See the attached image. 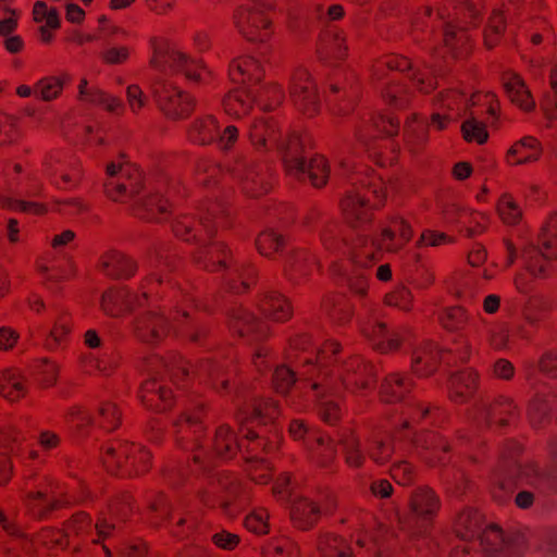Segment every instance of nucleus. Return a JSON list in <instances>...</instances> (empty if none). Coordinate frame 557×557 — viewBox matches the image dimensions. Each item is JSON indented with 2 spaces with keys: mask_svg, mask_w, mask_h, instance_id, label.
Returning <instances> with one entry per match:
<instances>
[{
  "mask_svg": "<svg viewBox=\"0 0 557 557\" xmlns=\"http://www.w3.org/2000/svg\"><path fill=\"white\" fill-rule=\"evenodd\" d=\"M342 345L337 341H325L317 350V363L306 359L300 375L308 380L310 389L318 397L329 395L342 397L346 391L359 393L371 388L376 381L375 367L362 356L348 357L337 369V355Z\"/></svg>",
  "mask_w": 557,
  "mask_h": 557,
  "instance_id": "nucleus-1",
  "label": "nucleus"
},
{
  "mask_svg": "<svg viewBox=\"0 0 557 557\" xmlns=\"http://www.w3.org/2000/svg\"><path fill=\"white\" fill-rule=\"evenodd\" d=\"M153 298L162 301L157 309H149L139 312L131 322V331L134 338L147 346L157 347L162 344L172 332V324L166 314H172L173 321L178 322L180 301L185 302L187 294L180 287H175L170 282H163V288H158V294Z\"/></svg>",
  "mask_w": 557,
  "mask_h": 557,
  "instance_id": "nucleus-2",
  "label": "nucleus"
},
{
  "mask_svg": "<svg viewBox=\"0 0 557 557\" xmlns=\"http://www.w3.org/2000/svg\"><path fill=\"white\" fill-rule=\"evenodd\" d=\"M205 416L206 408L201 404L191 411H183L173 422L177 444L194 451L193 463L189 467L196 473L209 472L213 467L212 458L201 449L202 441L206 437Z\"/></svg>",
  "mask_w": 557,
  "mask_h": 557,
  "instance_id": "nucleus-3",
  "label": "nucleus"
},
{
  "mask_svg": "<svg viewBox=\"0 0 557 557\" xmlns=\"http://www.w3.org/2000/svg\"><path fill=\"white\" fill-rule=\"evenodd\" d=\"M386 191L380 181L347 190L341 199L339 207L344 221L354 228L370 224L374 211L385 203Z\"/></svg>",
  "mask_w": 557,
  "mask_h": 557,
  "instance_id": "nucleus-4",
  "label": "nucleus"
},
{
  "mask_svg": "<svg viewBox=\"0 0 557 557\" xmlns=\"http://www.w3.org/2000/svg\"><path fill=\"white\" fill-rule=\"evenodd\" d=\"M152 54L149 65L163 73H182L186 79L195 83L202 82L208 74L201 61L189 58L186 53L171 47L168 38L152 36L149 39Z\"/></svg>",
  "mask_w": 557,
  "mask_h": 557,
  "instance_id": "nucleus-5",
  "label": "nucleus"
},
{
  "mask_svg": "<svg viewBox=\"0 0 557 557\" xmlns=\"http://www.w3.org/2000/svg\"><path fill=\"white\" fill-rule=\"evenodd\" d=\"M158 288H163V280L156 273L143 278L139 287L140 294H136L127 287L109 288L102 294L101 309L109 317H122L149 304L154 292L158 294Z\"/></svg>",
  "mask_w": 557,
  "mask_h": 557,
  "instance_id": "nucleus-6",
  "label": "nucleus"
},
{
  "mask_svg": "<svg viewBox=\"0 0 557 557\" xmlns=\"http://www.w3.org/2000/svg\"><path fill=\"white\" fill-rule=\"evenodd\" d=\"M408 506L412 516L404 521L403 530L412 539L429 535L442 507L437 493L428 485L418 486L411 492Z\"/></svg>",
  "mask_w": 557,
  "mask_h": 557,
  "instance_id": "nucleus-7",
  "label": "nucleus"
},
{
  "mask_svg": "<svg viewBox=\"0 0 557 557\" xmlns=\"http://www.w3.org/2000/svg\"><path fill=\"white\" fill-rule=\"evenodd\" d=\"M272 9V2L242 4L234 10V26L248 41H268L274 33L273 23L269 16Z\"/></svg>",
  "mask_w": 557,
  "mask_h": 557,
  "instance_id": "nucleus-8",
  "label": "nucleus"
},
{
  "mask_svg": "<svg viewBox=\"0 0 557 557\" xmlns=\"http://www.w3.org/2000/svg\"><path fill=\"white\" fill-rule=\"evenodd\" d=\"M206 218L196 219L191 214H180L172 222L173 234L190 244H205L210 242L218 227L225 226L224 210L219 205L213 203L208 208Z\"/></svg>",
  "mask_w": 557,
  "mask_h": 557,
  "instance_id": "nucleus-9",
  "label": "nucleus"
},
{
  "mask_svg": "<svg viewBox=\"0 0 557 557\" xmlns=\"http://www.w3.org/2000/svg\"><path fill=\"white\" fill-rule=\"evenodd\" d=\"M151 91L157 108L170 121L186 120L196 109V99L170 82H154Z\"/></svg>",
  "mask_w": 557,
  "mask_h": 557,
  "instance_id": "nucleus-10",
  "label": "nucleus"
},
{
  "mask_svg": "<svg viewBox=\"0 0 557 557\" xmlns=\"http://www.w3.org/2000/svg\"><path fill=\"white\" fill-rule=\"evenodd\" d=\"M106 173L104 194L113 201H125L138 195L144 187V175L134 164L111 162Z\"/></svg>",
  "mask_w": 557,
  "mask_h": 557,
  "instance_id": "nucleus-11",
  "label": "nucleus"
},
{
  "mask_svg": "<svg viewBox=\"0 0 557 557\" xmlns=\"http://www.w3.org/2000/svg\"><path fill=\"white\" fill-rule=\"evenodd\" d=\"M518 414L519 410L513 399L506 395L482 399L470 410V418L481 430L506 426Z\"/></svg>",
  "mask_w": 557,
  "mask_h": 557,
  "instance_id": "nucleus-12",
  "label": "nucleus"
},
{
  "mask_svg": "<svg viewBox=\"0 0 557 557\" xmlns=\"http://www.w3.org/2000/svg\"><path fill=\"white\" fill-rule=\"evenodd\" d=\"M135 500L128 492H122L111 497L107 511H101L97 518L95 529L96 539L91 542L97 544L109 539L119 524L128 521L135 512Z\"/></svg>",
  "mask_w": 557,
  "mask_h": 557,
  "instance_id": "nucleus-13",
  "label": "nucleus"
},
{
  "mask_svg": "<svg viewBox=\"0 0 557 557\" xmlns=\"http://www.w3.org/2000/svg\"><path fill=\"white\" fill-rule=\"evenodd\" d=\"M388 72H409L408 78L423 94H429L436 88V79L426 72L413 70L412 61L406 55L389 53L375 60L372 65L373 77L382 79Z\"/></svg>",
  "mask_w": 557,
  "mask_h": 557,
  "instance_id": "nucleus-14",
  "label": "nucleus"
},
{
  "mask_svg": "<svg viewBox=\"0 0 557 557\" xmlns=\"http://www.w3.org/2000/svg\"><path fill=\"white\" fill-rule=\"evenodd\" d=\"M225 323L232 335L261 342L270 336L269 325L261 321L249 308L232 304L225 311Z\"/></svg>",
  "mask_w": 557,
  "mask_h": 557,
  "instance_id": "nucleus-15",
  "label": "nucleus"
},
{
  "mask_svg": "<svg viewBox=\"0 0 557 557\" xmlns=\"http://www.w3.org/2000/svg\"><path fill=\"white\" fill-rule=\"evenodd\" d=\"M289 96L301 114L308 117L319 114L321 99L317 83L308 70L298 67L294 71L289 84Z\"/></svg>",
  "mask_w": 557,
  "mask_h": 557,
  "instance_id": "nucleus-16",
  "label": "nucleus"
},
{
  "mask_svg": "<svg viewBox=\"0 0 557 557\" xmlns=\"http://www.w3.org/2000/svg\"><path fill=\"white\" fill-rule=\"evenodd\" d=\"M280 150L284 171L287 176H302L304 163L313 149L311 137L307 134L290 133L276 146Z\"/></svg>",
  "mask_w": 557,
  "mask_h": 557,
  "instance_id": "nucleus-17",
  "label": "nucleus"
},
{
  "mask_svg": "<svg viewBox=\"0 0 557 557\" xmlns=\"http://www.w3.org/2000/svg\"><path fill=\"white\" fill-rule=\"evenodd\" d=\"M361 333L371 343L372 348L380 354L396 352L411 337V330L408 326L388 331L387 324L380 321L364 324Z\"/></svg>",
  "mask_w": 557,
  "mask_h": 557,
  "instance_id": "nucleus-18",
  "label": "nucleus"
},
{
  "mask_svg": "<svg viewBox=\"0 0 557 557\" xmlns=\"http://www.w3.org/2000/svg\"><path fill=\"white\" fill-rule=\"evenodd\" d=\"M233 174L239 181L243 191L251 198L267 195L272 188L264 166L256 161L246 158L236 160Z\"/></svg>",
  "mask_w": 557,
  "mask_h": 557,
  "instance_id": "nucleus-19",
  "label": "nucleus"
},
{
  "mask_svg": "<svg viewBox=\"0 0 557 557\" xmlns=\"http://www.w3.org/2000/svg\"><path fill=\"white\" fill-rule=\"evenodd\" d=\"M187 298L185 302L180 301V314L178 319H184V323L178 327V335L186 342L202 346L205 345L210 337V329L207 324L200 323L194 318H191L188 308L194 307L196 309H200L207 312H211L212 309L207 305H200L196 297L188 292Z\"/></svg>",
  "mask_w": 557,
  "mask_h": 557,
  "instance_id": "nucleus-20",
  "label": "nucleus"
},
{
  "mask_svg": "<svg viewBox=\"0 0 557 557\" xmlns=\"http://www.w3.org/2000/svg\"><path fill=\"white\" fill-rule=\"evenodd\" d=\"M412 445L425 451L423 459L431 466L444 465L449 460L451 446L440 433L434 431H421L412 438Z\"/></svg>",
  "mask_w": 557,
  "mask_h": 557,
  "instance_id": "nucleus-21",
  "label": "nucleus"
},
{
  "mask_svg": "<svg viewBox=\"0 0 557 557\" xmlns=\"http://www.w3.org/2000/svg\"><path fill=\"white\" fill-rule=\"evenodd\" d=\"M309 461L319 469L334 472L337 467V449L335 442L326 434H311L308 445Z\"/></svg>",
  "mask_w": 557,
  "mask_h": 557,
  "instance_id": "nucleus-22",
  "label": "nucleus"
},
{
  "mask_svg": "<svg viewBox=\"0 0 557 557\" xmlns=\"http://www.w3.org/2000/svg\"><path fill=\"white\" fill-rule=\"evenodd\" d=\"M224 271V285L234 294H245L258 282V269L249 261L239 262L232 257Z\"/></svg>",
  "mask_w": 557,
  "mask_h": 557,
  "instance_id": "nucleus-23",
  "label": "nucleus"
},
{
  "mask_svg": "<svg viewBox=\"0 0 557 557\" xmlns=\"http://www.w3.org/2000/svg\"><path fill=\"white\" fill-rule=\"evenodd\" d=\"M319 268L315 256L306 248L293 249L284 263V276L293 284H302Z\"/></svg>",
  "mask_w": 557,
  "mask_h": 557,
  "instance_id": "nucleus-24",
  "label": "nucleus"
},
{
  "mask_svg": "<svg viewBox=\"0 0 557 557\" xmlns=\"http://www.w3.org/2000/svg\"><path fill=\"white\" fill-rule=\"evenodd\" d=\"M216 482L221 491L225 493V497H222L224 512H228L231 508L242 510L250 504V490L233 473H216Z\"/></svg>",
  "mask_w": 557,
  "mask_h": 557,
  "instance_id": "nucleus-25",
  "label": "nucleus"
},
{
  "mask_svg": "<svg viewBox=\"0 0 557 557\" xmlns=\"http://www.w3.org/2000/svg\"><path fill=\"white\" fill-rule=\"evenodd\" d=\"M193 262L207 272L215 273L225 270L232 261V251L222 242L201 245L191 256Z\"/></svg>",
  "mask_w": 557,
  "mask_h": 557,
  "instance_id": "nucleus-26",
  "label": "nucleus"
},
{
  "mask_svg": "<svg viewBox=\"0 0 557 557\" xmlns=\"http://www.w3.org/2000/svg\"><path fill=\"white\" fill-rule=\"evenodd\" d=\"M29 515L38 520L47 519L53 511L64 508L67 503L54 496L51 485L29 491L23 497Z\"/></svg>",
  "mask_w": 557,
  "mask_h": 557,
  "instance_id": "nucleus-27",
  "label": "nucleus"
},
{
  "mask_svg": "<svg viewBox=\"0 0 557 557\" xmlns=\"http://www.w3.org/2000/svg\"><path fill=\"white\" fill-rule=\"evenodd\" d=\"M139 398L147 409L162 412L173 407L175 396L164 382L149 379L140 385Z\"/></svg>",
  "mask_w": 557,
  "mask_h": 557,
  "instance_id": "nucleus-28",
  "label": "nucleus"
},
{
  "mask_svg": "<svg viewBox=\"0 0 557 557\" xmlns=\"http://www.w3.org/2000/svg\"><path fill=\"white\" fill-rule=\"evenodd\" d=\"M133 451H136L134 442L110 441L101 449V462L108 473L124 478V469Z\"/></svg>",
  "mask_w": 557,
  "mask_h": 557,
  "instance_id": "nucleus-29",
  "label": "nucleus"
},
{
  "mask_svg": "<svg viewBox=\"0 0 557 557\" xmlns=\"http://www.w3.org/2000/svg\"><path fill=\"white\" fill-rule=\"evenodd\" d=\"M413 237L410 223L401 216L395 215L387 219L379 238L387 252H397L403 249Z\"/></svg>",
  "mask_w": 557,
  "mask_h": 557,
  "instance_id": "nucleus-30",
  "label": "nucleus"
},
{
  "mask_svg": "<svg viewBox=\"0 0 557 557\" xmlns=\"http://www.w3.org/2000/svg\"><path fill=\"white\" fill-rule=\"evenodd\" d=\"M257 307L260 313L275 322H286L294 313L289 299L277 290H264L258 295Z\"/></svg>",
  "mask_w": 557,
  "mask_h": 557,
  "instance_id": "nucleus-31",
  "label": "nucleus"
},
{
  "mask_svg": "<svg viewBox=\"0 0 557 557\" xmlns=\"http://www.w3.org/2000/svg\"><path fill=\"white\" fill-rule=\"evenodd\" d=\"M359 96L357 83H333L326 91V103L330 110L337 115H346L352 112Z\"/></svg>",
  "mask_w": 557,
  "mask_h": 557,
  "instance_id": "nucleus-32",
  "label": "nucleus"
},
{
  "mask_svg": "<svg viewBox=\"0 0 557 557\" xmlns=\"http://www.w3.org/2000/svg\"><path fill=\"white\" fill-rule=\"evenodd\" d=\"M500 82L512 104L524 112H531L535 109V101L523 78L518 73L505 71L500 75Z\"/></svg>",
  "mask_w": 557,
  "mask_h": 557,
  "instance_id": "nucleus-33",
  "label": "nucleus"
},
{
  "mask_svg": "<svg viewBox=\"0 0 557 557\" xmlns=\"http://www.w3.org/2000/svg\"><path fill=\"white\" fill-rule=\"evenodd\" d=\"M480 387V373L474 368L458 371L449 379V398L456 404L470 400Z\"/></svg>",
  "mask_w": 557,
  "mask_h": 557,
  "instance_id": "nucleus-34",
  "label": "nucleus"
},
{
  "mask_svg": "<svg viewBox=\"0 0 557 557\" xmlns=\"http://www.w3.org/2000/svg\"><path fill=\"white\" fill-rule=\"evenodd\" d=\"M281 127L273 117L256 119L249 128V139L255 149L265 151L278 145Z\"/></svg>",
  "mask_w": 557,
  "mask_h": 557,
  "instance_id": "nucleus-35",
  "label": "nucleus"
},
{
  "mask_svg": "<svg viewBox=\"0 0 557 557\" xmlns=\"http://www.w3.org/2000/svg\"><path fill=\"white\" fill-rule=\"evenodd\" d=\"M443 362L440 347L433 342H424L416 347L411 355V371L420 377L435 373Z\"/></svg>",
  "mask_w": 557,
  "mask_h": 557,
  "instance_id": "nucleus-36",
  "label": "nucleus"
},
{
  "mask_svg": "<svg viewBox=\"0 0 557 557\" xmlns=\"http://www.w3.org/2000/svg\"><path fill=\"white\" fill-rule=\"evenodd\" d=\"M317 53L321 60L329 63L344 60L347 55L344 32L334 27L323 30L319 36Z\"/></svg>",
  "mask_w": 557,
  "mask_h": 557,
  "instance_id": "nucleus-37",
  "label": "nucleus"
},
{
  "mask_svg": "<svg viewBox=\"0 0 557 557\" xmlns=\"http://www.w3.org/2000/svg\"><path fill=\"white\" fill-rule=\"evenodd\" d=\"M77 99L81 102L103 107L106 111L113 114H123L124 103L121 98L110 95L97 86H89L86 78L78 84Z\"/></svg>",
  "mask_w": 557,
  "mask_h": 557,
  "instance_id": "nucleus-38",
  "label": "nucleus"
},
{
  "mask_svg": "<svg viewBox=\"0 0 557 557\" xmlns=\"http://www.w3.org/2000/svg\"><path fill=\"white\" fill-rule=\"evenodd\" d=\"M228 75L234 83L256 85L263 79L264 70L258 59L240 55L230 62Z\"/></svg>",
  "mask_w": 557,
  "mask_h": 557,
  "instance_id": "nucleus-39",
  "label": "nucleus"
},
{
  "mask_svg": "<svg viewBox=\"0 0 557 557\" xmlns=\"http://www.w3.org/2000/svg\"><path fill=\"white\" fill-rule=\"evenodd\" d=\"M100 267L107 276L114 280H128L138 270L135 259L117 250H111L102 255Z\"/></svg>",
  "mask_w": 557,
  "mask_h": 557,
  "instance_id": "nucleus-40",
  "label": "nucleus"
},
{
  "mask_svg": "<svg viewBox=\"0 0 557 557\" xmlns=\"http://www.w3.org/2000/svg\"><path fill=\"white\" fill-rule=\"evenodd\" d=\"M385 251L380 238L367 235H358L351 244V260L360 268H370L382 258Z\"/></svg>",
  "mask_w": 557,
  "mask_h": 557,
  "instance_id": "nucleus-41",
  "label": "nucleus"
},
{
  "mask_svg": "<svg viewBox=\"0 0 557 557\" xmlns=\"http://www.w3.org/2000/svg\"><path fill=\"white\" fill-rule=\"evenodd\" d=\"M413 388L414 382L408 374L393 372L383 379L379 394L382 401L396 404L404 400Z\"/></svg>",
  "mask_w": 557,
  "mask_h": 557,
  "instance_id": "nucleus-42",
  "label": "nucleus"
},
{
  "mask_svg": "<svg viewBox=\"0 0 557 557\" xmlns=\"http://www.w3.org/2000/svg\"><path fill=\"white\" fill-rule=\"evenodd\" d=\"M321 310L337 325L348 324L355 313L354 305L341 293L325 294L321 299Z\"/></svg>",
  "mask_w": 557,
  "mask_h": 557,
  "instance_id": "nucleus-43",
  "label": "nucleus"
},
{
  "mask_svg": "<svg viewBox=\"0 0 557 557\" xmlns=\"http://www.w3.org/2000/svg\"><path fill=\"white\" fill-rule=\"evenodd\" d=\"M443 42L455 59L467 58L473 48L469 29L458 23L447 22L445 24Z\"/></svg>",
  "mask_w": 557,
  "mask_h": 557,
  "instance_id": "nucleus-44",
  "label": "nucleus"
},
{
  "mask_svg": "<svg viewBox=\"0 0 557 557\" xmlns=\"http://www.w3.org/2000/svg\"><path fill=\"white\" fill-rule=\"evenodd\" d=\"M171 203L160 194L150 193L133 207L134 215L147 222H161L171 213Z\"/></svg>",
  "mask_w": 557,
  "mask_h": 557,
  "instance_id": "nucleus-45",
  "label": "nucleus"
},
{
  "mask_svg": "<svg viewBox=\"0 0 557 557\" xmlns=\"http://www.w3.org/2000/svg\"><path fill=\"white\" fill-rule=\"evenodd\" d=\"M543 153L541 141L533 136H524L516 141L506 153L510 165H520L537 161Z\"/></svg>",
  "mask_w": 557,
  "mask_h": 557,
  "instance_id": "nucleus-46",
  "label": "nucleus"
},
{
  "mask_svg": "<svg viewBox=\"0 0 557 557\" xmlns=\"http://www.w3.org/2000/svg\"><path fill=\"white\" fill-rule=\"evenodd\" d=\"M289 516L296 529L308 531L319 522L321 508L313 500L301 497L293 503Z\"/></svg>",
  "mask_w": 557,
  "mask_h": 557,
  "instance_id": "nucleus-47",
  "label": "nucleus"
},
{
  "mask_svg": "<svg viewBox=\"0 0 557 557\" xmlns=\"http://www.w3.org/2000/svg\"><path fill=\"white\" fill-rule=\"evenodd\" d=\"M440 350L443 363L449 367H458L470 362L473 346L466 333H459L451 338L448 347H440Z\"/></svg>",
  "mask_w": 557,
  "mask_h": 557,
  "instance_id": "nucleus-48",
  "label": "nucleus"
},
{
  "mask_svg": "<svg viewBox=\"0 0 557 557\" xmlns=\"http://www.w3.org/2000/svg\"><path fill=\"white\" fill-rule=\"evenodd\" d=\"M74 327L72 314L63 307H55V318L46 338L45 345L55 350L70 341Z\"/></svg>",
  "mask_w": 557,
  "mask_h": 557,
  "instance_id": "nucleus-49",
  "label": "nucleus"
},
{
  "mask_svg": "<svg viewBox=\"0 0 557 557\" xmlns=\"http://www.w3.org/2000/svg\"><path fill=\"white\" fill-rule=\"evenodd\" d=\"M218 137L219 123L211 114L195 119L187 128V139L195 145H211Z\"/></svg>",
  "mask_w": 557,
  "mask_h": 557,
  "instance_id": "nucleus-50",
  "label": "nucleus"
},
{
  "mask_svg": "<svg viewBox=\"0 0 557 557\" xmlns=\"http://www.w3.org/2000/svg\"><path fill=\"white\" fill-rule=\"evenodd\" d=\"M484 9L483 0H455L454 18L449 22L468 29L476 28L483 20Z\"/></svg>",
  "mask_w": 557,
  "mask_h": 557,
  "instance_id": "nucleus-51",
  "label": "nucleus"
},
{
  "mask_svg": "<svg viewBox=\"0 0 557 557\" xmlns=\"http://www.w3.org/2000/svg\"><path fill=\"white\" fill-rule=\"evenodd\" d=\"M352 550V557H387V537L381 531L359 534Z\"/></svg>",
  "mask_w": 557,
  "mask_h": 557,
  "instance_id": "nucleus-52",
  "label": "nucleus"
},
{
  "mask_svg": "<svg viewBox=\"0 0 557 557\" xmlns=\"http://www.w3.org/2000/svg\"><path fill=\"white\" fill-rule=\"evenodd\" d=\"M404 139L407 148L412 153L421 152L429 143L426 120L416 113L408 117L404 127Z\"/></svg>",
  "mask_w": 557,
  "mask_h": 557,
  "instance_id": "nucleus-53",
  "label": "nucleus"
},
{
  "mask_svg": "<svg viewBox=\"0 0 557 557\" xmlns=\"http://www.w3.org/2000/svg\"><path fill=\"white\" fill-rule=\"evenodd\" d=\"M240 444H243L240 454L245 462L264 460L263 455L276 448V442L251 430L247 431Z\"/></svg>",
  "mask_w": 557,
  "mask_h": 557,
  "instance_id": "nucleus-54",
  "label": "nucleus"
},
{
  "mask_svg": "<svg viewBox=\"0 0 557 557\" xmlns=\"http://www.w3.org/2000/svg\"><path fill=\"white\" fill-rule=\"evenodd\" d=\"M256 102L255 95L245 87L230 90L223 98L224 111L234 117H243L250 113Z\"/></svg>",
  "mask_w": 557,
  "mask_h": 557,
  "instance_id": "nucleus-55",
  "label": "nucleus"
},
{
  "mask_svg": "<svg viewBox=\"0 0 557 557\" xmlns=\"http://www.w3.org/2000/svg\"><path fill=\"white\" fill-rule=\"evenodd\" d=\"M484 524V517L476 509L465 508L456 517L454 531L465 541H472L480 534Z\"/></svg>",
  "mask_w": 557,
  "mask_h": 557,
  "instance_id": "nucleus-56",
  "label": "nucleus"
},
{
  "mask_svg": "<svg viewBox=\"0 0 557 557\" xmlns=\"http://www.w3.org/2000/svg\"><path fill=\"white\" fill-rule=\"evenodd\" d=\"M317 549L321 557H352L354 550L347 540L333 532H320Z\"/></svg>",
  "mask_w": 557,
  "mask_h": 557,
  "instance_id": "nucleus-57",
  "label": "nucleus"
},
{
  "mask_svg": "<svg viewBox=\"0 0 557 557\" xmlns=\"http://www.w3.org/2000/svg\"><path fill=\"white\" fill-rule=\"evenodd\" d=\"M150 508L159 512L160 521L171 523V533L178 537L183 539L188 534L189 529L191 528V521L187 519L183 513L173 512L170 510L169 504L165 502L163 497H160L157 502L150 505Z\"/></svg>",
  "mask_w": 557,
  "mask_h": 557,
  "instance_id": "nucleus-58",
  "label": "nucleus"
},
{
  "mask_svg": "<svg viewBox=\"0 0 557 557\" xmlns=\"http://www.w3.org/2000/svg\"><path fill=\"white\" fill-rule=\"evenodd\" d=\"M437 321L446 332L463 333L470 325L472 317L465 307L456 305L442 308L438 311Z\"/></svg>",
  "mask_w": 557,
  "mask_h": 557,
  "instance_id": "nucleus-59",
  "label": "nucleus"
},
{
  "mask_svg": "<svg viewBox=\"0 0 557 557\" xmlns=\"http://www.w3.org/2000/svg\"><path fill=\"white\" fill-rule=\"evenodd\" d=\"M240 442L228 425H220L214 434L212 451L221 459H232L242 450Z\"/></svg>",
  "mask_w": 557,
  "mask_h": 557,
  "instance_id": "nucleus-60",
  "label": "nucleus"
},
{
  "mask_svg": "<svg viewBox=\"0 0 557 557\" xmlns=\"http://www.w3.org/2000/svg\"><path fill=\"white\" fill-rule=\"evenodd\" d=\"M304 175L292 176L299 182H309L314 188H322L327 184L330 177V166L327 160L320 154L309 158L304 163Z\"/></svg>",
  "mask_w": 557,
  "mask_h": 557,
  "instance_id": "nucleus-61",
  "label": "nucleus"
},
{
  "mask_svg": "<svg viewBox=\"0 0 557 557\" xmlns=\"http://www.w3.org/2000/svg\"><path fill=\"white\" fill-rule=\"evenodd\" d=\"M455 448L472 463H476L481 461L484 455L485 443L479 435L473 434L471 431L460 430L456 435Z\"/></svg>",
  "mask_w": 557,
  "mask_h": 557,
  "instance_id": "nucleus-62",
  "label": "nucleus"
},
{
  "mask_svg": "<svg viewBox=\"0 0 557 557\" xmlns=\"http://www.w3.org/2000/svg\"><path fill=\"white\" fill-rule=\"evenodd\" d=\"M534 248L547 259H557V212L550 214L541 227Z\"/></svg>",
  "mask_w": 557,
  "mask_h": 557,
  "instance_id": "nucleus-63",
  "label": "nucleus"
},
{
  "mask_svg": "<svg viewBox=\"0 0 557 557\" xmlns=\"http://www.w3.org/2000/svg\"><path fill=\"white\" fill-rule=\"evenodd\" d=\"M27 393L26 380L15 369L0 373V395L9 401H17Z\"/></svg>",
  "mask_w": 557,
  "mask_h": 557,
  "instance_id": "nucleus-64",
  "label": "nucleus"
}]
</instances>
